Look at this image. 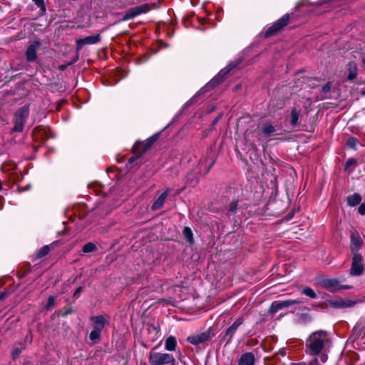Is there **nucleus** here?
Segmentation results:
<instances>
[{
    "mask_svg": "<svg viewBox=\"0 0 365 365\" xmlns=\"http://www.w3.org/2000/svg\"><path fill=\"white\" fill-rule=\"evenodd\" d=\"M328 342L329 338L326 331L320 330L313 332L306 342L307 351L312 355H317Z\"/></svg>",
    "mask_w": 365,
    "mask_h": 365,
    "instance_id": "f257e3e1",
    "label": "nucleus"
},
{
    "mask_svg": "<svg viewBox=\"0 0 365 365\" xmlns=\"http://www.w3.org/2000/svg\"><path fill=\"white\" fill-rule=\"evenodd\" d=\"M90 319L93 323V330L89 335V339L92 341H96L99 339L103 329L106 324L108 323V320L103 315L91 317Z\"/></svg>",
    "mask_w": 365,
    "mask_h": 365,
    "instance_id": "f03ea898",
    "label": "nucleus"
},
{
    "mask_svg": "<svg viewBox=\"0 0 365 365\" xmlns=\"http://www.w3.org/2000/svg\"><path fill=\"white\" fill-rule=\"evenodd\" d=\"M175 361L172 354L160 352H150L149 363L150 365H173Z\"/></svg>",
    "mask_w": 365,
    "mask_h": 365,
    "instance_id": "7ed1b4c3",
    "label": "nucleus"
},
{
    "mask_svg": "<svg viewBox=\"0 0 365 365\" xmlns=\"http://www.w3.org/2000/svg\"><path fill=\"white\" fill-rule=\"evenodd\" d=\"M29 114V110L26 106L21 108L16 112L13 131L21 132L23 130L24 123L28 118Z\"/></svg>",
    "mask_w": 365,
    "mask_h": 365,
    "instance_id": "20e7f679",
    "label": "nucleus"
},
{
    "mask_svg": "<svg viewBox=\"0 0 365 365\" xmlns=\"http://www.w3.org/2000/svg\"><path fill=\"white\" fill-rule=\"evenodd\" d=\"M289 14L284 15L282 18L277 20L272 26L269 27L265 31L264 36L268 38L278 33L289 23Z\"/></svg>",
    "mask_w": 365,
    "mask_h": 365,
    "instance_id": "39448f33",
    "label": "nucleus"
},
{
    "mask_svg": "<svg viewBox=\"0 0 365 365\" xmlns=\"http://www.w3.org/2000/svg\"><path fill=\"white\" fill-rule=\"evenodd\" d=\"M150 9L151 7L148 4L130 8L125 12V14L123 16L122 20L127 21L132 19L141 14L147 13Z\"/></svg>",
    "mask_w": 365,
    "mask_h": 365,
    "instance_id": "423d86ee",
    "label": "nucleus"
},
{
    "mask_svg": "<svg viewBox=\"0 0 365 365\" xmlns=\"http://www.w3.org/2000/svg\"><path fill=\"white\" fill-rule=\"evenodd\" d=\"M361 300L350 299L348 298H336L329 301L331 307L337 309L350 308L354 307L356 304L361 302Z\"/></svg>",
    "mask_w": 365,
    "mask_h": 365,
    "instance_id": "0eeeda50",
    "label": "nucleus"
},
{
    "mask_svg": "<svg viewBox=\"0 0 365 365\" xmlns=\"http://www.w3.org/2000/svg\"><path fill=\"white\" fill-rule=\"evenodd\" d=\"M300 303H302V301L299 300V299H287V300L274 301L271 304V307L269 308V312L271 313H276L280 309H282L284 308H287L292 305L297 304H300Z\"/></svg>",
    "mask_w": 365,
    "mask_h": 365,
    "instance_id": "6e6552de",
    "label": "nucleus"
},
{
    "mask_svg": "<svg viewBox=\"0 0 365 365\" xmlns=\"http://www.w3.org/2000/svg\"><path fill=\"white\" fill-rule=\"evenodd\" d=\"M362 256L359 253H355L353 259L350 274L351 275L359 276L364 272V266L362 264Z\"/></svg>",
    "mask_w": 365,
    "mask_h": 365,
    "instance_id": "1a4fd4ad",
    "label": "nucleus"
},
{
    "mask_svg": "<svg viewBox=\"0 0 365 365\" xmlns=\"http://www.w3.org/2000/svg\"><path fill=\"white\" fill-rule=\"evenodd\" d=\"M41 46L38 41H35L31 43L26 48L25 55L28 62H34L37 59V51Z\"/></svg>",
    "mask_w": 365,
    "mask_h": 365,
    "instance_id": "9d476101",
    "label": "nucleus"
},
{
    "mask_svg": "<svg viewBox=\"0 0 365 365\" xmlns=\"http://www.w3.org/2000/svg\"><path fill=\"white\" fill-rule=\"evenodd\" d=\"M322 286L330 292H335L339 289H349L350 286L339 284L337 279H325L322 281Z\"/></svg>",
    "mask_w": 365,
    "mask_h": 365,
    "instance_id": "9b49d317",
    "label": "nucleus"
},
{
    "mask_svg": "<svg viewBox=\"0 0 365 365\" xmlns=\"http://www.w3.org/2000/svg\"><path fill=\"white\" fill-rule=\"evenodd\" d=\"M101 36L99 34L87 36L84 38L78 39L76 41L77 49L80 50L84 45L95 44L99 42Z\"/></svg>",
    "mask_w": 365,
    "mask_h": 365,
    "instance_id": "f8f14e48",
    "label": "nucleus"
},
{
    "mask_svg": "<svg viewBox=\"0 0 365 365\" xmlns=\"http://www.w3.org/2000/svg\"><path fill=\"white\" fill-rule=\"evenodd\" d=\"M243 323L242 318L237 319L225 331V337L227 338V342H230L238 327Z\"/></svg>",
    "mask_w": 365,
    "mask_h": 365,
    "instance_id": "ddd939ff",
    "label": "nucleus"
},
{
    "mask_svg": "<svg viewBox=\"0 0 365 365\" xmlns=\"http://www.w3.org/2000/svg\"><path fill=\"white\" fill-rule=\"evenodd\" d=\"M210 334L207 332H202L196 335L190 336L187 338L188 342L193 345L200 344L208 340Z\"/></svg>",
    "mask_w": 365,
    "mask_h": 365,
    "instance_id": "4468645a",
    "label": "nucleus"
},
{
    "mask_svg": "<svg viewBox=\"0 0 365 365\" xmlns=\"http://www.w3.org/2000/svg\"><path fill=\"white\" fill-rule=\"evenodd\" d=\"M170 192V189H166L158 197V199L154 202V203L153 204L151 208L152 210H158L160 208H162V207L163 206L165 202V200L168 197V195H169Z\"/></svg>",
    "mask_w": 365,
    "mask_h": 365,
    "instance_id": "2eb2a0df",
    "label": "nucleus"
},
{
    "mask_svg": "<svg viewBox=\"0 0 365 365\" xmlns=\"http://www.w3.org/2000/svg\"><path fill=\"white\" fill-rule=\"evenodd\" d=\"M255 361L254 354L251 352H246L240 356L238 365H254Z\"/></svg>",
    "mask_w": 365,
    "mask_h": 365,
    "instance_id": "dca6fc26",
    "label": "nucleus"
},
{
    "mask_svg": "<svg viewBox=\"0 0 365 365\" xmlns=\"http://www.w3.org/2000/svg\"><path fill=\"white\" fill-rule=\"evenodd\" d=\"M351 243L352 250H358L361 248V247L362 245V242H361V240L358 234H356V233L351 234Z\"/></svg>",
    "mask_w": 365,
    "mask_h": 365,
    "instance_id": "f3484780",
    "label": "nucleus"
},
{
    "mask_svg": "<svg viewBox=\"0 0 365 365\" xmlns=\"http://www.w3.org/2000/svg\"><path fill=\"white\" fill-rule=\"evenodd\" d=\"M261 130L265 138L273 135L276 132L274 126L269 123L264 124Z\"/></svg>",
    "mask_w": 365,
    "mask_h": 365,
    "instance_id": "a211bd4d",
    "label": "nucleus"
},
{
    "mask_svg": "<svg viewBox=\"0 0 365 365\" xmlns=\"http://www.w3.org/2000/svg\"><path fill=\"white\" fill-rule=\"evenodd\" d=\"M177 346V341L176 339L173 336H170L167 338L165 342V348L168 351H174L175 350V348Z\"/></svg>",
    "mask_w": 365,
    "mask_h": 365,
    "instance_id": "6ab92c4d",
    "label": "nucleus"
},
{
    "mask_svg": "<svg viewBox=\"0 0 365 365\" xmlns=\"http://www.w3.org/2000/svg\"><path fill=\"white\" fill-rule=\"evenodd\" d=\"M146 147L145 145H144L143 142H137L134 145L133 148V151L134 155H135L137 157H140L141 155H143L146 151H143V148Z\"/></svg>",
    "mask_w": 365,
    "mask_h": 365,
    "instance_id": "aec40b11",
    "label": "nucleus"
},
{
    "mask_svg": "<svg viewBox=\"0 0 365 365\" xmlns=\"http://www.w3.org/2000/svg\"><path fill=\"white\" fill-rule=\"evenodd\" d=\"M361 200V195L357 193H354L347 197V203L350 206H355L358 205Z\"/></svg>",
    "mask_w": 365,
    "mask_h": 365,
    "instance_id": "412c9836",
    "label": "nucleus"
},
{
    "mask_svg": "<svg viewBox=\"0 0 365 365\" xmlns=\"http://www.w3.org/2000/svg\"><path fill=\"white\" fill-rule=\"evenodd\" d=\"M24 349L25 346L22 344H15L11 353L12 358L14 359H16Z\"/></svg>",
    "mask_w": 365,
    "mask_h": 365,
    "instance_id": "4be33fe9",
    "label": "nucleus"
},
{
    "mask_svg": "<svg viewBox=\"0 0 365 365\" xmlns=\"http://www.w3.org/2000/svg\"><path fill=\"white\" fill-rule=\"evenodd\" d=\"M356 76H357V70H356V66L354 63H349V64L348 79L353 80L356 77Z\"/></svg>",
    "mask_w": 365,
    "mask_h": 365,
    "instance_id": "5701e85b",
    "label": "nucleus"
},
{
    "mask_svg": "<svg viewBox=\"0 0 365 365\" xmlns=\"http://www.w3.org/2000/svg\"><path fill=\"white\" fill-rule=\"evenodd\" d=\"M183 235L190 243H193L194 239L192 237V232L190 227H185L183 229Z\"/></svg>",
    "mask_w": 365,
    "mask_h": 365,
    "instance_id": "b1692460",
    "label": "nucleus"
},
{
    "mask_svg": "<svg viewBox=\"0 0 365 365\" xmlns=\"http://www.w3.org/2000/svg\"><path fill=\"white\" fill-rule=\"evenodd\" d=\"M299 118V113L296 109H293L291 112V123L292 125L297 124Z\"/></svg>",
    "mask_w": 365,
    "mask_h": 365,
    "instance_id": "393cba45",
    "label": "nucleus"
},
{
    "mask_svg": "<svg viewBox=\"0 0 365 365\" xmlns=\"http://www.w3.org/2000/svg\"><path fill=\"white\" fill-rule=\"evenodd\" d=\"M96 250V247L93 243L88 242L83 247V252L85 253L92 252Z\"/></svg>",
    "mask_w": 365,
    "mask_h": 365,
    "instance_id": "a878e982",
    "label": "nucleus"
},
{
    "mask_svg": "<svg viewBox=\"0 0 365 365\" xmlns=\"http://www.w3.org/2000/svg\"><path fill=\"white\" fill-rule=\"evenodd\" d=\"M302 293L304 294H305L306 296L312 298V299H314L317 297L316 293L314 292V291L312 288H310V287L304 288L302 290Z\"/></svg>",
    "mask_w": 365,
    "mask_h": 365,
    "instance_id": "bb28decb",
    "label": "nucleus"
},
{
    "mask_svg": "<svg viewBox=\"0 0 365 365\" xmlns=\"http://www.w3.org/2000/svg\"><path fill=\"white\" fill-rule=\"evenodd\" d=\"M49 251H50L49 246L45 245L39 250V251L37 253V257L39 258L43 257L46 256V255H48Z\"/></svg>",
    "mask_w": 365,
    "mask_h": 365,
    "instance_id": "cd10ccee",
    "label": "nucleus"
},
{
    "mask_svg": "<svg viewBox=\"0 0 365 365\" xmlns=\"http://www.w3.org/2000/svg\"><path fill=\"white\" fill-rule=\"evenodd\" d=\"M357 144H358V140H357V139H356L354 138H349L347 140V145L351 148L355 149Z\"/></svg>",
    "mask_w": 365,
    "mask_h": 365,
    "instance_id": "c85d7f7f",
    "label": "nucleus"
},
{
    "mask_svg": "<svg viewBox=\"0 0 365 365\" xmlns=\"http://www.w3.org/2000/svg\"><path fill=\"white\" fill-rule=\"evenodd\" d=\"M55 302H56V298L54 297H53V296L49 297L48 299V303L46 306V308L47 309H51L53 307Z\"/></svg>",
    "mask_w": 365,
    "mask_h": 365,
    "instance_id": "c756f323",
    "label": "nucleus"
},
{
    "mask_svg": "<svg viewBox=\"0 0 365 365\" xmlns=\"http://www.w3.org/2000/svg\"><path fill=\"white\" fill-rule=\"evenodd\" d=\"M153 142H154V139L152 138L148 139L146 142H143L144 145H145L146 147L143 148V151H147L151 147Z\"/></svg>",
    "mask_w": 365,
    "mask_h": 365,
    "instance_id": "7c9ffc66",
    "label": "nucleus"
},
{
    "mask_svg": "<svg viewBox=\"0 0 365 365\" xmlns=\"http://www.w3.org/2000/svg\"><path fill=\"white\" fill-rule=\"evenodd\" d=\"M356 164V160L355 159H349L346 163V169H347L350 166H354Z\"/></svg>",
    "mask_w": 365,
    "mask_h": 365,
    "instance_id": "2f4dec72",
    "label": "nucleus"
},
{
    "mask_svg": "<svg viewBox=\"0 0 365 365\" xmlns=\"http://www.w3.org/2000/svg\"><path fill=\"white\" fill-rule=\"evenodd\" d=\"M221 73H220L215 78H214L209 83V86H215V83H219V79L220 78Z\"/></svg>",
    "mask_w": 365,
    "mask_h": 365,
    "instance_id": "473e14b6",
    "label": "nucleus"
},
{
    "mask_svg": "<svg viewBox=\"0 0 365 365\" xmlns=\"http://www.w3.org/2000/svg\"><path fill=\"white\" fill-rule=\"evenodd\" d=\"M358 210L361 215H365V202L360 205Z\"/></svg>",
    "mask_w": 365,
    "mask_h": 365,
    "instance_id": "72a5a7b5",
    "label": "nucleus"
},
{
    "mask_svg": "<svg viewBox=\"0 0 365 365\" xmlns=\"http://www.w3.org/2000/svg\"><path fill=\"white\" fill-rule=\"evenodd\" d=\"M38 7H41L44 4L43 0H32Z\"/></svg>",
    "mask_w": 365,
    "mask_h": 365,
    "instance_id": "f704fd0d",
    "label": "nucleus"
},
{
    "mask_svg": "<svg viewBox=\"0 0 365 365\" xmlns=\"http://www.w3.org/2000/svg\"><path fill=\"white\" fill-rule=\"evenodd\" d=\"M330 84L329 83H327L322 88L324 93H327L330 91Z\"/></svg>",
    "mask_w": 365,
    "mask_h": 365,
    "instance_id": "c9c22d12",
    "label": "nucleus"
},
{
    "mask_svg": "<svg viewBox=\"0 0 365 365\" xmlns=\"http://www.w3.org/2000/svg\"><path fill=\"white\" fill-rule=\"evenodd\" d=\"M81 290H82V287H78L76 289V292H75V293H74L73 296H74V297H78V294H79V293L81 292Z\"/></svg>",
    "mask_w": 365,
    "mask_h": 365,
    "instance_id": "e433bc0d",
    "label": "nucleus"
},
{
    "mask_svg": "<svg viewBox=\"0 0 365 365\" xmlns=\"http://www.w3.org/2000/svg\"><path fill=\"white\" fill-rule=\"evenodd\" d=\"M236 207H237V203L236 202H232L230 205V210L232 211H234L235 210Z\"/></svg>",
    "mask_w": 365,
    "mask_h": 365,
    "instance_id": "4c0bfd02",
    "label": "nucleus"
},
{
    "mask_svg": "<svg viewBox=\"0 0 365 365\" xmlns=\"http://www.w3.org/2000/svg\"><path fill=\"white\" fill-rule=\"evenodd\" d=\"M326 360H327V357H326L325 356H322V361L323 362H324V361H326Z\"/></svg>",
    "mask_w": 365,
    "mask_h": 365,
    "instance_id": "58836bf2",
    "label": "nucleus"
},
{
    "mask_svg": "<svg viewBox=\"0 0 365 365\" xmlns=\"http://www.w3.org/2000/svg\"><path fill=\"white\" fill-rule=\"evenodd\" d=\"M29 187H30V185H26L24 189H22V190H28V189H29Z\"/></svg>",
    "mask_w": 365,
    "mask_h": 365,
    "instance_id": "ea45409f",
    "label": "nucleus"
},
{
    "mask_svg": "<svg viewBox=\"0 0 365 365\" xmlns=\"http://www.w3.org/2000/svg\"><path fill=\"white\" fill-rule=\"evenodd\" d=\"M26 339H29L30 341H31V336H26Z\"/></svg>",
    "mask_w": 365,
    "mask_h": 365,
    "instance_id": "a19ab883",
    "label": "nucleus"
},
{
    "mask_svg": "<svg viewBox=\"0 0 365 365\" xmlns=\"http://www.w3.org/2000/svg\"><path fill=\"white\" fill-rule=\"evenodd\" d=\"M362 62H363V63H364V66H365V58H363Z\"/></svg>",
    "mask_w": 365,
    "mask_h": 365,
    "instance_id": "79ce46f5",
    "label": "nucleus"
}]
</instances>
